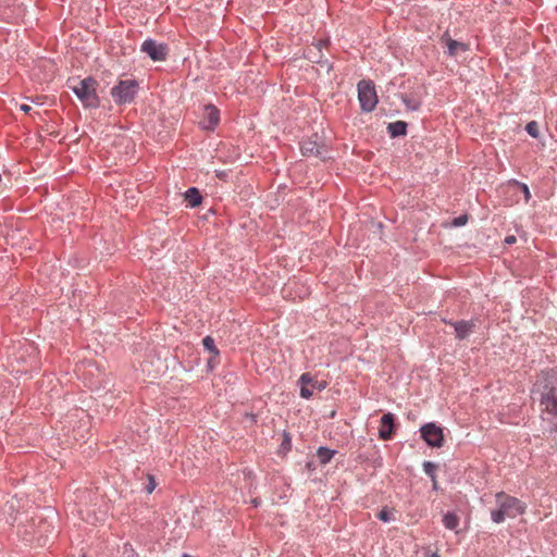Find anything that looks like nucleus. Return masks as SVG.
I'll return each mask as SVG.
<instances>
[{"label":"nucleus","instance_id":"f257e3e1","mask_svg":"<svg viewBox=\"0 0 557 557\" xmlns=\"http://www.w3.org/2000/svg\"><path fill=\"white\" fill-rule=\"evenodd\" d=\"M532 397L539 400L542 411L557 416V372H542L533 386Z\"/></svg>","mask_w":557,"mask_h":557},{"label":"nucleus","instance_id":"f03ea898","mask_svg":"<svg viewBox=\"0 0 557 557\" xmlns=\"http://www.w3.org/2000/svg\"><path fill=\"white\" fill-rule=\"evenodd\" d=\"M496 509L491 511V518L495 523H502L506 518H516L525 511V505L516 497L504 492L495 495Z\"/></svg>","mask_w":557,"mask_h":557},{"label":"nucleus","instance_id":"7ed1b4c3","mask_svg":"<svg viewBox=\"0 0 557 557\" xmlns=\"http://www.w3.org/2000/svg\"><path fill=\"white\" fill-rule=\"evenodd\" d=\"M97 86L98 83L95 78L86 77L71 88L86 108H97L99 106Z\"/></svg>","mask_w":557,"mask_h":557},{"label":"nucleus","instance_id":"20e7f679","mask_svg":"<svg viewBox=\"0 0 557 557\" xmlns=\"http://www.w3.org/2000/svg\"><path fill=\"white\" fill-rule=\"evenodd\" d=\"M300 149L302 154L308 158H315L322 161L331 159V151L327 145L318 134L305 140Z\"/></svg>","mask_w":557,"mask_h":557},{"label":"nucleus","instance_id":"39448f33","mask_svg":"<svg viewBox=\"0 0 557 557\" xmlns=\"http://www.w3.org/2000/svg\"><path fill=\"white\" fill-rule=\"evenodd\" d=\"M138 92V83L135 79L120 81L111 89V96L116 104H126L134 101Z\"/></svg>","mask_w":557,"mask_h":557},{"label":"nucleus","instance_id":"423d86ee","mask_svg":"<svg viewBox=\"0 0 557 557\" xmlns=\"http://www.w3.org/2000/svg\"><path fill=\"white\" fill-rule=\"evenodd\" d=\"M358 99L361 110L372 112L377 104V95L374 84L371 81H360L358 83Z\"/></svg>","mask_w":557,"mask_h":557},{"label":"nucleus","instance_id":"0eeeda50","mask_svg":"<svg viewBox=\"0 0 557 557\" xmlns=\"http://www.w3.org/2000/svg\"><path fill=\"white\" fill-rule=\"evenodd\" d=\"M420 435L432 447H441L444 443L443 429L432 422L420 429Z\"/></svg>","mask_w":557,"mask_h":557},{"label":"nucleus","instance_id":"6e6552de","mask_svg":"<svg viewBox=\"0 0 557 557\" xmlns=\"http://www.w3.org/2000/svg\"><path fill=\"white\" fill-rule=\"evenodd\" d=\"M298 384L300 386V396L302 398H309L312 396L314 389L322 391L326 386L324 381L314 380L310 373L301 374Z\"/></svg>","mask_w":557,"mask_h":557},{"label":"nucleus","instance_id":"1a4fd4ad","mask_svg":"<svg viewBox=\"0 0 557 557\" xmlns=\"http://www.w3.org/2000/svg\"><path fill=\"white\" fill-rule=\"evenodd\" d=\"M327 41L319 40L317 44H312L306 49V58L312 62L320 64L321 69L325 72L331 70V65L327 61H322V48L325 47Z\"/></svg>","mask_w":557,"mask_h":557},{"label":"nucleus","instance_id":"9d476101","mask_svg":"<svg viewBox=\"0 0 557 557\" xmlns=\"http://www.w3.org/2000/svg\"><path fill=\"white\" fill-rule=\"evenodd\" d=\"M141 51L147 53L153 61H162L166 57L168 48L153 39H147L141 45Z\"/></svg>","mask_w":557,"mask_h":557},{"label":"nucleus","instance_id":"9b49d317","mask_svg":"<svg viewBox=\"0 0 557 557\" xmlns=\"http://www.w3.org/2000/svg\"><path fill=\"white\" fill-rule=\"evenodd\" d=\"M220 121L219 110L213 106H206L205 116L200 122L203 129H213Z\"/></svg>","mask_w":557,"mask_h":557},{"label":"nucleus","instance_id":"f8f14e48","mask_svg":"<svg viewBox=\"0 0 557 557\" xmlns=\"http://www.w3.org/2000/svg\"><path fill=\"white\" fill-rule=\"evenodd\" d=\"M455 329L456 336L459 339L467 338L473 330L474 324L471 321H457L451 323Z\"/></svg>","mask_w":557,"mask_h":557},{"label":"nucleus","instance_id":"ddd939ff","mask_svg":"<svg viewBox=\"0 0 557 557\" xmlns=\"http://www.w3.org/2000/svg\"><path fill=\"white\" fill-rule=\"evenodd\" d=\"M446 47L449 55L451 57H459L468 50V45L451 38L446 39Z\"/></svg>","mask_w":557,"mask_h":557},{"label":"nucleus","instance_id":"4468645a","mask_svg":"<svg viewBox=\"0 0 557 557\" xmlns=\"http://www.w3.org/2000/svg\"><path fill=\"white\" fill-rule=\"evenodd\" d=\"M394 420H381L380 426H379V435L382 440H388L391 438L393 432H394Z\"/></svg>","mask_w":557,"mask_h":557},{"label":"nucleus","instance_id":"2eb2a0df","mask_svg":"<svg viewBox=\"0 0 557 557\" xmlns=\"http://www.w3.org/2000/svg\"><path fill=\"white\" fill-rule=\"evenodd\" d=\"M185 200L191 208H195L201 203L202 197L197 188L190 187L185 193Z\"/></svg>","mask_w":557,"mask_h":557},{"label":"nucleus","instance_id":"dca6fc26","mask_svg":"<svg viewBox=\"0 0 557 557\" xmlns=\"http://www.w3.org/2000/svg\"><path fill=\"white\" fill-rule=\"evenodd\" d=\"M406 128L407 124L403 121L393 122L387 125V131L393 138L405 135Z\"/></svg>","mask_w":557,"mask_h":557},{"label":"nucleus","instance_id":"f3484780","mask_svg":"<svg viewBox=\"0 0 557 557\" xmlns=\"http://www.w3.org/2000/svg\"><path fill=\"white\" fill-rule=\"evenodd\" d=\"M336 454V450L329 449L326 447H320L317 451V456L321 465H326Z\"/></svg>","mask_w":557,"mask_h":557},{"label":"nucleus","instance_id":"a211bd4d","mask_svg":"<svg viewBox=\"0 0 557 557\" xmlns=\"http://www.w3.org/2000/svg\"><path fill=\"white\" fill-rule=\"evenodd\" d=\"M292 449V437L289 433L284 432L283 433V441L277 449V454L282 457H285L288 451Z\"/></svg>","mask_w":557,"mask_h":557},{"label":"nucleus","instance_id":"6ab92c4d","mask_svg":"<svg viewBox=\"0 0 557 557\" xmlns=\"http://www.w3.org/2000/svg\"><path fill=\"white\" fill-rule=\"evenodd\" d=\"M423 470L431 478L432 483H433V490H437V481L435 479V472L437 470V465L430 462V461H425L423 463Z\"/></svg>","mask_w":557,"mask_h":557},{"label":"nucleus","instance_id":"aec40b11","mask_svg":"<svg viewBox=\"0 0 557 557\" xmlns=\"http://www.w3.org/2000/svg\"><path fill=\"white\" fill-rule=\"evenodd\" d=\"M443 523H444L446 529H448V530H456L457 527L459 525V518L455 513H453V512H447L443 517Z\"/></svg>","mask_w":557,"mask_h":557},{"label":"nucleus","instance_id":"412c9836","mask_svg":"<svg viewBox=\"0 0 557 557\" xmlns=\"http://www.w3.org/2000/svg\"><path fill=\"white\" fill-rule=\"evenodd\" d=\"M202 345L210 355H213L214 358H219L220 351L216 348L214 339L211 336H206L202 339Z\"/></svg>","mask_w":557,"mask_h":557},{"label":"nucleus","instance_id":"4be33fe9","mask_svg":"<svg viewBox=\"0 0 557 557\" xmlns=\"http://www.w3.org/2000/svg\"><path fill=\"white\" fill-rule=\"evenodd\" d=\"M525 131L533 138H537L540 135V126L535 121L529 122L525 126Z\"/></svg>","mask_w":557,"mask_h":557},{"label":"nucleus","instance_id":"5701e85b","mask_svg":"<svg viewBox=\"0 0 557 557\" xmlns=\"http://www.w3.org/2000/svg\"><path fill=\"white\" fill-rule=\"evenodd\" d=\"M377 518L381 521L388 522L394 519V512L387 508H383L379 513Z\"/></svg>","mask_w":557,"mask_h":557},{"label":"nucleus","instance_id":"b1692460","mask_svg":"<svg viewBox=\"0 0 557 557\" xmlns=\"http://www.w3.org/2000/svg\"><path fill=\"white\" fill-rule=\"evenodd\" d=\"M147 481L145 490L148 494H151L157 487V482L152 474H147Z\"/></svg>","mask_w":557,"mask_h":557},{"label":"nucleus","instance_id":"393cba45","mask_svg":"<svg viewBox=\"0 0 557 557\" xmlns=\"http://www.w3.org/2000/svg\"><path fill=\"white\" fill-rule=\"evenodd\" d=\"M468 222V216L466 214L459 215L455 218L451 222V225L455 227L463 226Z\"/></svg>","mask_w":557,"mask_h":557},{"label":"nucleus","instance_id":"a878e982","mask_svg":"<svg viewBox=\"0 0 557 557\" xmlns=\"http://www.w3.org/2000/svg\"><path fill=\"white\" fill-rule=\"evenodd\" d=\"M219 362V358H214L213 355H211L209 358H208V361H207V367L210 371H212L215 366L218 364Z\"/></svg>","mask_w":557,"mask_h":557},{"label":"nucleus","instance_id":"bb28decb","mask_svg":"<svg viewBox=\"0 0 557 557\" xmlns=\"http://www.w3.org/2000/svg\"><path fill=\"white\" fill-rule=\"evenodd\" d=\"M505 243H506L507 245L515 244V243H516V237H515L513 235L507 236V237L505 238Z\"/></svg>","mask_w":557,"mask_h":557},{"label":"nucleus","instance_id":"cd10ccee","mask_svg":"<svg viewBox=\"0 0 557 557\" xmlns=\"http://www.w3.org/2000/svg\"><path fill=\"white\" fill-rule=\"evenodd\" d=\"M20 109L25 112V113H28L30 110H32V107L28 106V104H21L20 106Z\"/></svg>","mask_w":557,"mask_h":557},{"label":"nucleus","instance_id":"c85d7f7f","mask_svg":"<svg viewBox=\"0 0 557 557\" xmlns=\"http://www.w3.org/2000/svg\"><path fill=\"white\" fill-rule=\"evenodd\" d=\"M522 188H523V193H524L525 198L529 199L530 198V190H529L528 186L523 185Z\"/></svg>","mask_w":557,"mask_h":557},{"label":"nucleus","instance_id":"c756f323","mask_svg":"<svg viewBox=\"0 0 557 557\" xmlns=\"http://www.w3.org/2000/svg\"><path fill=\"white\" fill-rule=\"evenodd\" d=\"M425 557H440L438 554L436 552L434 553H431V554H425Z\"/></svg>","mask_w":557,"mask_h":557},{"label":"nucleus","instance_id":"7c9ffc66","mask_svg":"<svg viewBox=\"0 0 557 557\" xmlns=\"http://www.w3.org/2000/svg\"><path fill=\"white\" fill-rule=\"evenodd\" d=\"M382 418L389 419V418H394V416L388 412V413L383 414Z\"/></svg>","mask_w":557,"mask_h":557},{"label":"nucleus","instance_id":"2f4dec72","mask_svg":"<svg viewBox=\"0 0 557 557\" xmlns=\"http://www.w3.org/2000/svg\"><path fill=\"white\" fill-rule=\"evenodd\" d=\"M335 413L336 412L334 410H332L331 413H330V418H334Z\"/></svg>","mask_w":557,"mask_h":557},{"label":"nucleus","instance_id":"473e14b6","mask_svg":"<svg viewBox=\"0 0 557 557\" xmlns=\"http://www.w3.org/2000/svg\"><path fill=\"white\" fill-rule=\"evenodd\" d=\"M218 176L222 178V177L225 176V173L221 172V173L218 174Z\"/></svg>","mask_w":557,"mask_h":557}]
</instances>
